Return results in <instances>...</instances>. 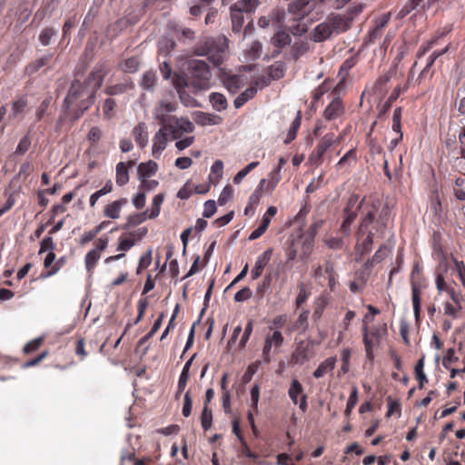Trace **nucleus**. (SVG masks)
<instances>
[{
  "instance_id": "6e6552de",
  "label": "nucleus",
  "mask_w": 465,
  "mask_h": 465,
  "mask_svg": "<svg viewBox=\"0 0 465 465\" xmlns=\"http://www.w3.org/2000/svg\"><path fill=\"white\" fill-rule=\"evenodd\" d=\"M422 268L416 262L411 272V300L416 320L420 318L421 310Z\"/></svg>"
},
{
  "instance_id": "3c124183",
  "label": "nucleus",
  "mask_w": 465,
  "mask_h": 465,
  "mask_svg": "<svg viewBox=\"0 0 465 465\" xmlns=\"http://www.w3.org/2000/svg\"><path fill=\"white\" fill-rule=\"evenodd\" d=\"M148 212L149 210H146L143 213L130 215L127 219V223L122 226V229L128 230L132 226L139 225L140 223L146 220V218L148 217Z\"/></svg>"
},
{
  "instance_id": "5fc2aeb1",
  "label": "nucleus",
  "mask_w": 465,
  "mask_h": 465,
  "mask_svg": "<svg viewBox=\"0 0 465 465\" xmlns=\"http://www.w3.org/2000/svg\"><path fill=\"white\" fill-rule=\"evenodd\" d=\"M270 223L271 219L268 216L263 215L261 224L254 231L252 232V233L249 236V240L252 241L260 238L268 229Z\"/></svg>"
},
{
  "instance_id": "e433bc0d",
  "label": "nucleus",
  "mask_w": 465,
  "mask_h": 465,
  "mask_svg": "<svg viewBox=\"0 0 465 465\" xmlns=\"http://www.w3.org/2000/svg\"><path fill=\"white\" fill-rule=\"evenodd\" d=\"M209 100L213 109L218 112L225 110L228 106L225 96L221 93H212L209 95Z\"/></svg>"
},
{
  "instance_id": "412c9836",
  "label": "nucleus",
  "mask_w": 465,
  "mask_h": 465,
  "mask_svg": "<svg viewBox=\"0 0 465 465\" xmlns=\"http://www.w3.org/2000/svg\"><path fill=\"white\" fill-rule=\"evenodd\" d=\"M168 134H170L168 127H161L154 134L152 148V154L154 158H159L162 154V152L166 148Z\"/></svg>"
},
{
  "instance_id": "a19ab883",
  "label": "nucleus",
  "mask_w": 465,
  "mask_h": 465,
  "mask_svg": "<svg viewBox=\"0 0 465 465\" xmlns=\"http://www.w3.org/2000/svg\"><path fill=\"white\" fill-rule=\"evenodd\" d=\"M116 106L117 104L114 98H106L102 104L104 118L106 120L113 119L115 116Z\"/></svg>"
},
{
  "instance_id": "864d4df0",
  "label": "nucleus",
  "mask_w": 465,
  "mask_h": 465,
  "mask_svg": "<svg viewBox=\"0 0 465 465\" xmlns=\"http://www.w3.org/2000/svg\"><path fill=\"white\" fill-rule=\"evenodd\" d=\"M164 200V195L163 193H158L153 196L152 208L148 214V218L154 219L156 218L161 212V205Z\"/></svg>"
},
{
  "instance_id": "338daca9",
  "label": "nucleus",
  "mask_w": 465,
  "mask_h": 465,
  "mask_svg": "<svg viewBox=\"0 0 465 465\" xmlns=\"http://www.w3.org/2000/svg\"><path fill=\"white\" fill-rule=\"evenodd\" d=\"M57 32L52 27H46L43 29L39 35V41L44 45L46 46L50 44V40L53 36L56 35Z\"/></svg>"
},
{
  "instance_id": "f8f14e48",
  "label": "nucleus",
  "mask_w": 465,
  "mask_h": 465,
  "mask_svg": "<svg viewBox=\"0 0 465 465\" xmlns=\"http://www.w3.org/2000/svg\"><path fill=\"white\" fill-rule=\"evenodd\" d=\"M288 396L294 405H299V409L305 412L308 410V396L304 388L298 379H292L288 389Z\"/></svg>"
},
{
  "instance_id": "423d86ee",
  "label": "nucleus",
  "mask_w": 465,
  "mask_h": 465,
  "mask_svg": "<svg viewBox=\"0 0 465 465\" xmlns=\"http://www.w3.org/2000/svg\"><path fill=\"white\" fill-rule=\"evenodd\" d=\"M188 71L190 78L189 85H192L195 91L206 90L210 87L212 73L209 65L202 60H193L189 63Z\"/></svg>"
},
{
  "instance_id": "58836bf2",
  "label": "nucleus",
  "mask_w": 465,
  "mask_h": 465,
  "mask_svg": "<svg viewBox=\"0 0 465 465\" xmlns=\"http://www.w3.org/2000/svg\"><path fill=\"white\" fill-rule=\"evenodd\" d=\"M357 213H343V220L340 231L344 236H349L351 232V225L357 218Z\"/></svg>"
},
{
  "instance_id": "69168bd1",
  "label": "nucleus",
  "mask_w": 465,
  "mask_h": 465,
  "mask_svg": "<svg viewBox=\"0 0 465 465\" xmlns=\"http://www.w3.org/2000/svg\"><path fill=\"white\" fill-rule=\"evenodd\" d=\"M281 172H279L278 170H272L270 173H269V181L267 183V187H266V190L268 191V193H272L273 190L275 189V187L277 186V184L279 183V182L281 181L282 179V176L280 174Z\"/></svg>"
},
{
  "instance_id": "37998d69",
  "label": "nucleus",
  "mask_w": 465,
  "mask_h": 465,
  "mask_svg": "<svg viewBox=\"0 0 465 465\" xmlns=\"http://www.w3.org/2000/svg\"><path fill=\"white\" fill-rule=\"evenodd\" d=\"M101 257V253L97 251L91 250L89 251L84 257V263L87 272L93 273L94 270L96 266L97 262L99 261Z\"/></svg>"
},
{
  "instance_id": "a18cd8bd",
  "label": "nucleus",
  "mask_w": 465,
  "mask_h": 465,
  "mask_svg": "<svg viewBox=\"0 0 465 465\" xmlns=\"http://www.w3.org/2000/svg\"><path fill=\"white\" fill-rule=\"evenodd\" d=\"M309 43L307 41H297L292 46V56L297 61L302 55L309 51Z\"/></svg>"
},
{
  "instance_id": "bf43d9fd",
  "label": "nucleus",
  "mask_w": 465,
  "mask_h": 465,
  "mask_svg": "<svg viewBox=\"0 0 465 465\" xmlns=\"http://www.w3.org/2000/svg\"><path fill=\"white\" fill-rule=\"evenodd\" d=\"M362 198L360 200L359 194H351L347 201L343 213H357L358 211L360 212L358 206Z\"/></svg>"
},
{
  "instance_id": "393cba45",
  "label": "nucleus",
  "mask_w": 465,
  "mask_h": 465,
  "mask_svg": "<svg viewBox=\"0 0 465 465\" xmlns=\"http://www.w3.org/2000/svg\"><path fill=\"white\" fill-rule=\"evenodd\" d=\"M272 254V250L268 249L265 252H263L261 255L258 256V258L255 262L254 267L252 268V270L251 272V278L252 280H256L262 275L264 267L268 264V262L271 260Z\"/></svg>"
},
{
  "instance_id": "dca6fc26",
  "label": "nucleus",
  "mask_w": 465,
  "mask_h": 465,
  "mask_svg": "<svg viewBox=\"0 0 465 465\" xmlns=\"http://www.w3.org/2000/svg\"><path fill=\"white\" fill-rule=\"evenodd\" d=\"M345 104L341 97L333 96L322 112V117L328 122L335 121L345 114Z\"/></svg>"
},
{
  "instance_id": "ea45409f",
  "label": "nucleus",
  "mask_w": 465,
  "mask_h": 465,
  "mask_svg": "<svg viewBox=\"0 0 465 465\" xmlns=\"http://www.w3.org/2000/svg\"><path fill=\"white\" fill-rule=\"evenodd\" d=\"M302 124V113L301 111H298L296 117L292 121L290 129L288 131V134L286 135V138L284 139V143L288 144L292 143L297 135V132L301 126Z\"/></svg>"
},
{
  "instance_id": "09e8293b",
  "label": "nucleus",
  "mask_w": 465,
  "mask_h": 465,
  "mask_svg": "<svg viewBox=\"0 0 465 465\" xmlns=\"http://www.w3.org/2000/svg\"><path fill=\"white\" fill-rule=\"evenodd\" d=\"M157 82L156 73L153 71H147L143 74L141 80V86L144 90H153Z\"/></svg>"
},
{
  "instance_id": "a211bd4d",
  "label": "nucleus",
  "mask_w": 465,
  "mask_h": 465,
  "mask_svg": "<svg viewBox=\"0 0 465 465\" xmlns=\"http://www.w3.org/2000/svg\"><path fill=\"white\" fill-rule=\"evenodd\" d=\"M170 124L172 127L169 132L173 140L180 139L183 133L189 134L194 131V125L188 118L174 117Z\"/></svg>"
},
{
  "instance_id": "cd10ccee",
  "label": "nucleus",
  "mask_w": 465,
  "mask_h": 465,
  "mask_svg": "<svg viewBox=\"0 0 465 465\" xmlns=\"http://www.w3.org/2000/svg\"><path fill=\"white\" fill-rule=\"evenodd\" d=\"M134 87V83L130 79H127L119 84L107 85L104 89V93L110 96L119 95L126 93L129 90H133Z\"/></svg>"
},
{
  "instance_id": "9b49d317",
  "label": "nucleus",
  "mask_w": 465,
  "mask_h": 465,
  "mask_svg": "<svg viewBox=\"0 0 465 465\" xmlns=\"http://www.w3.org/2000/svg\"><path fill=\"white\" fill-rule=\"evenodd\" d=\"M109 69L106 63L100 62L94 65L82 84H84L88 90L96 95V93L102 86L104 77L107 75Z\"/></svg>"
},
{
  "instance_id": "0eeeda50",
  "label": "nucleus",
  "mask_w": 465,
  "mask_h": 465,
  "mask_svg": "<svg viewBox=\"0 0 465 465\" xmlns=\"http://www.w3.org/2000/svg\"><path fill=\"white\" fill-rule=\"evenodd\" d=\"M259 5V0H237L230 7L232 28L235 33H239L244 22V14H251L255 11Z\"/></svg>"
},
{
  "instance_id": "4be33fe9",
  "label": "nucleus",
  "mask_w": 465,
  "mask_h": 465,
  "mask_svg": "<svg viewBox=\"0 0 465 465\" xmlns=\"http://www.w3.org/2000/svg\"><path fill=\"white\" fill-rule=\"evenodd\" d=\"M302 244L303 255L307 256L312 249V240L302 242V238L292 239L286 249V256L289 261H293L298 255L297 245Z\"/></svg>"
},
{
  "instance_id": "8fccbe9b",
  "label": "nucleus",
  "mask_w": 465,
  "mask_h": 465,
  "mask_svg": "<svg viewBox=\"0 0 465 465\" xmlns=\"http://www.w3.org/2000/svg\"><path fill=\"white\" fill-rule=\"evenodd\" d=\"M135 239L129 236L127 233L122 234L118 239L117 251L128 252L135 245Z\"/></svg>"
},
{
  "instance_id": "5701e85b",
  "label": "nucleus",
  "mask_w": 465,
  "mask_h": 465,
  "mask_svg": "<svg viewBox=\"0 0 465 465\" xmlns=\"http://www.w3.org/2000/svg\"><path fill=\"white\" fill-rule=\"evenodd\" d=\"M128 203L127 198H120L114 202L107 203L103 211V214L104 217L116 220L120 218L121 211L124 206Z\"/></svg>"
},
{
  "instance_id": "7c9ffc66",
  "label": "nucleus",
  "mask_w": 465,
  "mask_h": 465,
  "mask_svg": "<svg viewBox=\"0 0 465 465\" xmlns=\"http://www.w3.org/2000/svg\"><path fill=\"white\" fill-rule=\"evenodd\" d=\"M52 58H53V54H49L44 55V56L31 62L30 64H28L25 66V74H28V75H32V74H35L42 67L48 64Z\"/></svg>"
},
{
  "instance_id": "f257e3e1",
  "label": "nucleus",
  "mask_w": 465,
  "mask_h": 465,
  "mask_svg": "<svg viewBox=\"0 0 465 465\" xmlns=\"http://www.w3.org/2000/svg\"><path fill=\"white\" fill-rule=\"evenodd\" d=\"M358 208L361 218L354 246L357 262H361L371 252L375 238L384 236L389 222V207L385 205L381 208L379 199L364 196Z\"/></svg>"
},
{
  "instance_id": "f03ea898",
  "label": "nucleus",
  "mask_w": 465,
  "mask_h": 465,
  "mask_svg": "<svg viewBox=\"0 0 465 465\" xmlns=\"http://www.w3.org/2000/svg\"><path fill=\"white\" fill-rule=\"evenodd\" d=\"M96 95L81 81L74 79L63 102V109L72 121L81 118L94 104Z\"/></svg>"
},
{
  "instance_id": "4468645a",
  "label": "nucleus",
  "mask_w": 465,
  "mask_h": 465,
  "mask_svg": "<svg viewBox=\"0 0 465 465\" xmlns=\"http://www.w3.org/2000/svg\"><path fill=\"white\" fill-rule=\"evenodd\" d=\"M176 105L170 101H161L155 107L154 117L158 121L161 127H168L170 129L171 121L175 116L169 115L170 113L175 111Z\"/></svg>"
},
{
  "instance_id": "39448f33",
  "label": "nucleus",
  "mask_w": 465,
  "mask_h": 465,
  "mask_svg": "<svg viewBox=\"0 0 465 465\" xmlns=\"http://www.w3.org/2000/svg\"><path fill=\"white\" fill-rule=\"evenodd\" d=\"M315 9V4L312 0H293L288 5L287 15L288 22L293 24L290 25V31L294 35H302L307 32V24L303 19Z\"/></svg>"
},
{
  "instance_id": "052dcab7",
  "label": "nucleus",
  "mask_w": 465,
  "mask_h": 465,
  "mask_svg": "<svg viewBox=\"0 0 465 465\" xmlns=\"http://www.w3.org/2000/svg\"><path fill=\"white\" fill-rule=\"evenodd\" d=\"M362 198L360 200L359 194H351L347 201L343 213H357L358 211L360 212L358 206Z\"/></svg>"
},
{
  "instance_id": "f704fd0d",
  "label": "nucleus",
  "mask_w": 465,
  "mask_h": 465,
  "mask_svg": "<svg viewBox=\"0 0 465 465\" xmlns=\"http://www.w3.org/2000/svg\"><path fill=\"white\" fill-rule=\"evenodd\" d=\"M256 94L257 88L255 86L245 89L235 98L233 102L235 108L243 106L249 100L252 99Z\"/></svg>"
},
{
  "instance_id": "b1692460",
  "label": "nucleus",
  "mask_w": 465,
  "mask_h": 465,
  "mask_svg": "<svg viewBox=\"0 0 465 465\" xmlns=\"http://www.w3.org/2000/svg\"><path fill=\"white\" fill-rule=\"evenodd\" d=\"M174 86L179 94V97L182 103L186 106H192L194 100L185 91V88L190 86L186 77L177 76L174 79Z\"/></svg>"
},
{
  "instance_id": "c9c22d12",
  "label": "nucleus",
  "mask_w": 465,
  "mask_h": 465,
  "mask_svg": "<svg viewBox=\"0 0 465 465\" xmlns=\"http://www.w3.org/2000/svg\"><path fill=\"white\" fill-rule=\"evenodd\" d=\"M328 303H329V300L324 295H321L315 300L314 309H313V312H312V318L314 322H317L322 318V313H323L325 308L327 307Z\"/></svg>"
},
{
  "instance_id": "20e7f679",
  "label": "nucleus",
  "mask_w": 465,
  "mask_h": 465,
  "mask_svg": "<svg viewBox=\"0 0 465 465\" xmlns=\"http://www.w3.org/2000/svg\"><path fill=\"white\" fill-rule=\"evenodd\" d=\"M350 27L351 20L345 15L331 14L312 31L310 39L315 43H322L332 35L346 32Z\"/></svg>"
},
{
  "instance_id": "6e6d98bb",
  "label": "nucleus",
  "mask_w": 465,
  "mask_h": 465,
  "mask_svg": "<svg viewBox=\"0 0 465 465\" xmlns=\"http://www.w3.org/2000/svg\"><path fill=\"white\" fill-rule=\"evenodd\" d=\"M309 314L310 312L308 310H302L298 316V319L293 324L292 329L300 330L301 331H305L309 326Z\"/></svg>"
},
{
  "instance_id": "c85d7f7f",
  "label": "nucleus",
  "mask_w": 465,
  "mask_h": 465,
  "mask_svg": "<svg viewBox=\"0 0 465 465\" xmlns=\"http://www.w3.org/2000/svg\"><path fill=\"white\" fill-rule=\"evenodd\" d=\"M132 134L136 143L141 147L144 148L148 143V132L147 126L144 123H139L135 125L132 131Z\"/></svg>"
},
{
  "instance_id": "2f4dec72",
  "label": "nucleus",
  "mask_w": 465,
  "mask_h": 465,
  "mask_svg": "<svg viewBox=\"0 0 465 465\" xmlns=\"http://www.w3.org/2000/svg\"><path fill=\"white\" fill-rule=\"evenodd\" d=\"M355 317H356V312L354 311L348 310L347 312L345 313V316L343 317L341 322L339 324L340 330H339L338 337H337V341L339 343L343 341L344 334L346 331H348L350 330L351 323L354 320Z\"/></svg>"
},
{
  "instance_id": "e2e57ef3",
  "label": "nucleus",
  "mask_w": 465,
  "mask_h": 465,
  "mask_svg": "<svg viewBox=\"0 0 465 465\" xmlns=\"http://www.w3.org/2000/svg\"><path fill=\"white\" fill-rule=\"evenodd\" d=\"M259 165V162H252L248 165H246L243 169L239 171L236 175L233 177V183L239 184L242 179L253 169H255Z\"/></svg>"
},
{
  "instance_id": "bb28decb",
  "label": "nucleus",
  "mask_w": 465,
  "mask_h": 465,
  "mask_svg": "<svg viewBox=\"0 0 465 465\" xmlns=\"http://www.w3.org/2000/svg\"><path fill=\"white\" fill-rule=\"evenodd\" d=\"M395 74L396 70L391 69L380 75L373 84V93L378 95H384L387 92V84Z\"/></svg>"
},
{
  "instance_id": "de8ad7c7",
  "label": "nucleus",
  "mask_w": 465,
  "mask_h": 465,
  "mask_svg": "<svg viewBox=\"0 0 465 465\" xmlns=\"http://www.w3.org/2000/svg\"><path fill=\"white\" fill-rule=\"evenodd\" d=\"M202 428L204 431L211 429L213 425V411L209 406H203L200 416Z\"/></svg>"
},
{
  "instance_id": "7ed1b4c3",
  "label": "nucleus",
  "mask_w": 465,
  "mask_h": 465,
  "mask_svg": "<svg viewBox=\"0 0 465 465\" xmlns=\"http://www.w3.org/2000/svg\"><path fill=\"white\" fill-rule=\"evenodd\" d=\"M229 50V40L224 35L203 37L194 46V54L206 56L215 66H220L225 60Z\"/></svg>"
},
{
  "instance_id": "13d9d810",
  "label": "nucleus",
  "mask_w": 465,
  "mask_h": 465,
  "mask_svg": "<svg viewBox=\"0 0 465 465\" xmlns=\"http://www.w3.org/2000/svg\"><path fill=\"white\" fill-rule=\"evenodd\" d=\"M139 60L137 57H130L120 64V68L125 73H134L138 70Z\"/></svg>"
},
{
  "instance_id": "1a4fd4ad",
  "label": "nucleus",
  "mask_w": 465,
  "mask_h": 465,
  "mask_svg": "<svg viewBox=\"0 0 465 465\" xmlns=\"http://www.w3.org/2000/svg\"><path fill=\"white\" fill-rule=\"evenodd\" d=\"M341 138L336 137L333 133H327L318 142L315 148L312 151L309 155V163L316 167L322 164L324 161V155L327 151L336 143H340Z\"/></svg>"
},
{
  "instance_id": "c03bdc74",
  "label": "nucleus",
  "mask_w": 465,
  "mask_h": 465,
  "mask_svg": "<svg viewBox=\"0 0 465 465\" xmlns=\"http://www.w3.org/2000/svg\"><path fill=\"white\" fill-rule=\"evenodd\" d=\"M376 263L371 258H369L362 265L359 272H356V277L358 280L362 281V283H366L369 276L371 273L372 268Z\"/></svg>"
},
{
  "instance_id": "a878e982",
  "label": "nucleus",
  "mask_w": 465,
  "mask_h": 465,
  "mask_svg": "<svg viewBox=\"0 0 465 465\" xmlns=\"http://www.w3.org/2000/svg\"><path fill=\"white\" fill-rule=\"evenodd\" d=\"M338 85L334 86V82L331 79L324 80L313 92L312 100L318 102L325 94L331 92V95H338Z\"/></svg>"
},
{
  "instance_id": "f3484780",
  "label": "nucleus",
  "mask_w": 465,
  "mask_h": 465,
  "mask_svg": "<svg viewBox=\"0 0 465 465\" xmlns=\"http://www.w3.org/2000/svg\"><path fill=\"white\" fill-rule=\"evenodd\" d=\"M391 20V14L387 13L378 17L375 20V25L372 29L368 32L364 38V44L369 45L374 44L377 40L381 39L383 35L384 28L388 25Z\"/></svg>"
},
{
  "instance_id": "473e14b6",
  "label": "nucleus",
  "mask_w": 465,
  "mask_h": 465,
  "mask_svg": "<svg viewBox=\"0 0 465 465\" xmlns=\"http://www.w3.org/2000/svg\"><path fill=\"white\" fill-rule=\"evenodd\" d=\"M158 165L155 162L150 160L138 165L137 173L139 178H149L155 174Z\"/></svg>"
},
{
  "instance_id": "aec40b11",
  "label": "nucleus",
  "mask_w": 465,
  "mask_h": 465,
  "mask_svg": "<svg viewBox=\"0 0 465 465\" xmlns=\"http://www.w3.org/2000/svg\"><path fill=\"white\" fill-rule=\"evenodd\" d=\"M29 111V102L26 94L16 97L12 102L11 111L9 114L10 119L22 120Z\"/></svg>"
},
{
  "instance_id": "603ef678",
  "label": "nucleus",
  "mask_w": 465,
  "mask_h": 465,
  "mask_svg": "<svg viewBox=\"0 0 465 465\" xmlns=\"http://www.w3.org/2000/svg\"><path fill=\"white\" fill-rule=\"evenodd\" d=\"M285 64L282 62H275L269 67V76L273 80H279L285 74Z\"/></svg>"
},
{
  "instance_id": "4c0bfd02",
  "label": "nucleus",
  "mask_w": 465,
  "mask_h": 465,
  "mask_svg": "<svg viewBox=\"0 0 465 465\" xmlns=\"http://www.w3.org/2000/svg\"><path fill=\"white\" fill-rule=\"evenodd\" d=\"M116 177L115 181L119 186H124L129 181L128 167L125 163L120 162L116 164Z\"/></svg>"
},
{
  "instance_id": "79ce46f5",
  "label": "nucleus",
  "mask_w": 465,
  "mask_h": 465,
  "mask_svg": "<svg viewBox=\"0 0 465 465\" xmlns=\"http://www.w3.org/2000/svg\"><path fill=\"white\" fill-rule=\"evenodd\" d=\"M223 163L221 160H216L211 167L209 181L213 184L218 183L220 179L223 177Z\"/></svg>"
},
{
  "instance_id": "6ab92c4d",
  "label": "nucleus",
  "mask_w": 465,
  "mask_h": 465,
  "mask_svg": "<svg viewBox=\"0 0 465 465\" xmlns=\"http://www.w3.org/2000/svg\"><path fill=\"white\" fill-rule=\"evenodd\" d=\"M220 78L224 87L232 94H236L246 84V79L242 74L223 72Z\"/></svg>"
},
{
  "instance_id": "4d7b16f0",
  "label": "nucleus",
  "mask_w": 465,
  "mask_h": 465,
  "mask_svg": "<svg viewBox=\"0 0 465 465\" xmlns=\"http://www.w3.org/2000/svg\"><path fill=\"white\" fill-rule=\"evenodd\" d=\"M176 46V43L169 38H163L158 44L159 53L162 55L167 56L171 51Z\"/></svg>"
},
{
  "instance_id": "2eb2a0df",
  "label": "nucleus",
  "mask_w": 465,
  "mask_h": 465,
  "mask_svg": "<svg viewBox=\"0 0 465 465\" xmlns=\"http://www.w3.org/2000/svg\"><path fill=\"white\" fill-rule=\"evenodd\" d=\"M313 344V341H310L308 342L302 341L299 342L292 354V362L293 364L302 365L312 359L315 355Z\"/></svg>"
},
{
  "instance_id": "ddd939ff",
  "label": "nucleus",
  "mask_w": 465,
  "mask_h": 465,
  "mask_svg": "<svg viewBox=\"0 0 465 465\" xmlns=\"http://www.w3.org/2000/svg\"><path fill=\"white\" fill-rule=\"evenodd\" d=\"M284 338L282 332L278 330H274L272 332H268L265 336L264 345L262 348V358L264 362L269 363L271 361V351L274 348L277 350L282 346Z\"/></svg>"
},
{
  "instance_id": "49530a36",
  "label": "nucleus",
  "mask_w": 465,
  "mask_h": 465,
  "mask_svg": "<svg viewBox=\"0 0 465 465\" xmlns=\"http://www.w3.org/2000/svg\"><path fill=\"white\" fill-rule=\"evenodd\" d=\"M423 368H424V357L420 359L416 362L415 367H414L415 376L419 381V389H423L424 384L428 382V379H427L426 374L423 371Z\"/></svg>"
},
{
  "instance_id": "680f3d73",
  "label": "nucleus",
  "mask_w": 465,
  "mask_h": 465,
  "mask_svg": "<svg viewBox=\"0 0 465 465\" xmlns=\"http://www.w3.org/2000/svg\"><path fill=\"white\" fill-rule=\"evenodd\" d=\"M65 262H66V257L65 256L60 257L59 259H57L55 261V262L51 267V269L46 271L45 272H43L41 276L43 278H48V277H51V276L56 274L64 266Z\"/></svg>"
},
{
  "instance_id": "0e129e2a",
  "label": "nucleus",
  "mask_w": 465,
  "mask_h": 465,
  "mask_svg": "<svg viewBox=\"0 0 465 465\" xmlns=\"http://www.w3.org/2000/svg\"><path fill=\"white\" fill-rule=\"evenodd\" d=\"M52 99L53 98L51 95H47L37 107L35 111V117L37 122L40 121L46 114V111L51 104Z\"/></svg>"
},
{
  "instance_id": "774afa93",
  "label": "nucleus",
  "mask_w": 465,
  "mask_h": 465,
  "mask_svg": "<svg viewBox=\"0 0 465 465\" xmlns=\"http://www.w3.org/2000/svg\"><path fill=\"white\" fill-rule=\"evenodd\" d=\"M390 252V250L388 246L385 243H381L378 250L374 252L373 256L371 257L372 261L378 264L381 262Z\"/></svg>"
},
{
  "instance_id": "72a5a7b5",
  "label": "nucleus",
  "mask_w": 465,
  "mask_h": 465,
  "mask_svg": "<svg viewBox=\"0 0 465 465\" xmlns=\"http://www.w3.org/2000/svg\"><path fill=\"white\" fill-rule=\"evenodd\" d=\"M291 42L292 38L290 34L284 30L277 31L272 37V44L279 49L283 48L286 45H289Z\"/></svg>"
},
{
  "instance_id": "c756f323",
  "label": "nucleus",
  "mask_w": 465,
  "mask_h": 465,
  "mask_svg": "<svg viewBox=\"0 0 465 465\" xmlns=\"http://www.w3.org/2000/svg\"><path fill=\"white\" fill-rule=\"evenodd\" d=\"M337 359L336 357H329L320 363L318 368L313 372V377L320 379L327 373L332 371L335 368Z\"/></svg>"
},
{
  "instance_id": "9d476101",
  "label": "nucleus",
  "mask_w": 465,
  "mask_h": 465,
  "mask_svg": "<svg viewBox=\"0 0 465 465\" xmlns=\"http://www.w3.org/2000/svg\"><path fill=\"white\" fill-rule=\"evenodd\" d=\"M386 333V329L374 326L371 329L366 324L362 327V338L365 347L366 357L369 360L374 358L373 350L380 346L382 335Z\"/></svg>"
}]
</instances>
